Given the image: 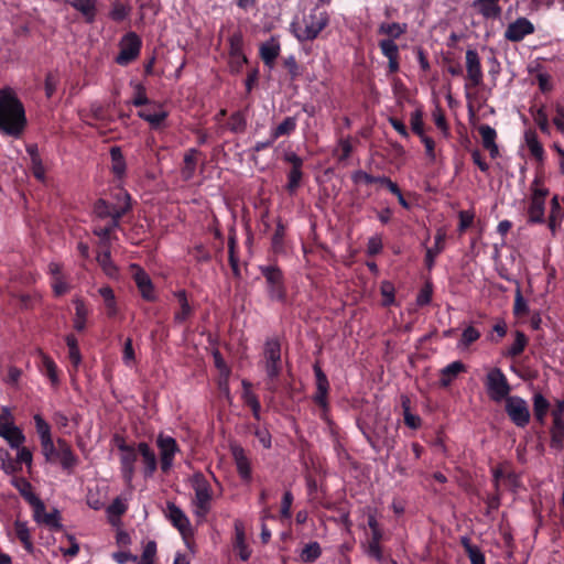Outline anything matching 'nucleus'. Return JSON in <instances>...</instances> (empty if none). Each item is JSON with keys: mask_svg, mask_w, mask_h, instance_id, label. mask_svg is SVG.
<instances>
[{"mask_svg": "<svg viewBox=\"0 0 564 564\" xmlns=\"http://www.w3.org/2000/svg\"><path fill=\"white\" fill-rule=\"evenodd\" d=\"M535 28L533 23L527 18L521 17L507 26L505 31V39L510 42L518 43L527 35L533 34Z\"/></svg>", "mask_w": 564, "mask_h": 564, "instance_id": "obj_21", "label": "nucleus"}, {"mask_svg": "<svg viewBox=\"0 0 564 564\" xmlns=\"http://www.w3.org/2000/svg\"><path fill=\"white\" fill-rule=\"evenodd\" d=\"M191 487L195 492L193 505L195 506V514L205 518L212 508L213 489L202 471H196L189 478Z\"/></svg>", "mask_w": 564, "mask_h": 564, "instance_id": "obj_5", "label": "nucleus"}, {"mask_svg": "<svg viewBox=\"0 0 564 564\" xmlns=\"http://www.w3.org/2000/svg\"><path fill=\"white\" fill-rule=\"evenodd\" d=\"M460 545L463 546L471 564H486L485 554L477 545L471 543L468 536L460 538Z\"/></svg>", "mask_w": 564, "mask_h": 564, "instance_id": "obj_37", "label": "nucleus"}, {"mask_svg": "<svg viewBox=\"0 0 564 564\" xmlns=\"http://www.w3.org/2000/svg\"><path fill=\"white\" fill-rule=\"evenodd\" d=\"M115 444L120 452V471L123 480L130 484L134 478L135 463L139 457L138 444H128L123 436L115 435Z\"/></svg>", "mask_w": 564, "mask_h": 564, "instance_id": "obj_7", "label": "nucleus"}, {"mask_svg": "<svg viewBox=\"0 0 564 564\" xmlns=\"http://www.w3.org/2000/svg\"><path fill=\"white\" fill-rule=\"evenodd\" d=\"M315 379H316V391L313 395L314 403L324 412L329 411L328 392L329 381L322 368L315 364L313 366Z\"/></svg>", "mask_w": 564, "mask_h": 564, "instance_id": "obj_18", "label": "nucleus"}, {"mask_svg": "<svg viewBox=\"0 0 564 564\" xmlns=\"http://www.w3.org/2000/svg\"><path fill=\"white\" fill-rule=\"evenodd\" d=\"M235 531L236 536L234 542V549L238 552V555L242 561H248L251 555V552L246 543L243 528L240 524L236 523Z\"/></svg>", "mask_w": 564, "mask_h": 564, "instance_id": "obj_39", "label": "nucleus"}, {"mask_svg": "<svg viewBox=\"0 0 564 564\" xmlns=\"http://www.w3.org/2000/svg\"><path fill=\"white\" fill-rule=\"evenodd\" d=\"M121 219L107 220L106 225L95 224L93 227V234L99 238L117 237L113 232L120 229Z\"/></svg>", "mask_w": 564, "mask_h": 564, "instance_id": "obj_49", "label": "nucleus"}, {"mask_svg": "<svg viewBox=\"0 0 564 564\" xmlns=\"http://www.w3.org/2000/svg\"><path fill=\"white\" fill-rule=\"evenodd\" d=\"M478 132L481 137V143L484 149H486L489 152L491 159H497L499 156V148L496 143V130L489 124H480L478 127Z\"/></svg>", "mask_w": 564, "mask_h": 564, "instance_id": "obj_27", "label": "nucleus"}, {"mask_svg": "<svg viewBox=\"0 0 564 564\" xmlns=\"http://www.w3.org/2000/svg\"><path fill=\"white\" fill-rule=\"evenodd\" d=\"M286 227L281 219L276 223V228L271 238V249L273 253L281 254L285 252L284 237Z\"/></svg>", "mask_w": 564, "mask_h": 564, "instance_id": "obj_43", "label": "nucleus"}, {"mask_svg": "<svg viewBox=\"0 0 564 564\" xmlns=\"http://www.w3.org/2000/svg\"><path fill=\"white\" fill-rule=\"evenodd\" d=\"M14 532L19 541L22 543L23 549L28 553H33L34 545L31 540V533L25 522L17 520L14 522Z\"/></svg>", "mask_w": 564, "mask_h": 564, "instance_id": "obj_41", "label": "nucleus"}, {"mask_svg": "<svg viewBox=\"0 0 564 564\" xmlns=\"http://www.w3.org/2000/svg\"><path fill=\"white\" fill-rule=\"evenodd\" d=\"M228 67L232 75H238L242 72L243 66L248 64V57L243 52L245 41L240 31L234 32L228 37Z\"/></svg>", "mask_w": 564, "mask_h": 564, "instance_id": "obj_10", "label": "nucleus"}, {"mask_svg": "<svg viewBox=\"0 0 564 564\" xmlns=\"http://www.w3.org/2000/svg\"><path fill=\"white\" fill-rule=\"evenodd\" d=\"M408 24L406 23H398V22H382L378 28V33L382 35H387V40H398L401 35L406 33Z\"/></svg>", "mask_w": 564, "mask_h": 564, "instance_id": "obj_36", "label": "nucleus"}, {"mask_svg": "<svg viewBox=\"0 0 564 564\" xmlns=\"http://www.w3.org/2000/svg\"><path fill=\"white\" fill-rule=\"evenodd\" d=\"M480 332L473 325L467 326L460 336L457 347L460 349H468L474 343L480 338Z\"/></svg>", "mask_w": 564, "mask_h": 564, "instance_id": "obj_52", "label": "nucleus"}, {"mask_svg": "<svg viewBox=\"0 0 564 564\" xmlns=\"http://www.w3.org/2000/svg\"><path fill=\"white\" fill-rule=\"evenodd\" d=\"M130 13L131 7L129 4H124L119 0H115L111 4L109 18L115 22H122L130 15Z\"/></svg>", "mask_w": 564, "mask_h": 564, "instance_id": "obj_53", "label": "nucleus"}, {"mask_svg": "<svg viewBox=\"0 0 564 564\" xmlns=\"http://www.w3.org/2000/svg\"><path fill=\"white\" fill-rule=\"evenodd\" d=\"M555 116L553 117V124L557 129V131L564 134V106L560 102H556L554 106Z\"/></svg>", "mask_w": 564, "mask_h": 564, "instance_id": "obj_64", "label": "nucleus"}, {"mask_svg": "<svg viewBox=\"0 0 564 564\" xmlns=\"http://www.w3.org/2000/svg\"><path fill=\"white\" fill-rule=\"evenodd\" d=\"M433 296V283L426 280L416 296V305L420 307L426 306L431 303Z\"/></svg>", "mask_w": 564, "mask_h": 564, "instance_id": "obj_56", "label": "nucleus"}, {"mask_svg": "<svg viewBox=\"0 0 564 564\" xmlns=\"http://www.w3.org/2000/svg\"><path fill=\"white\" fill-rule=\"evenodd\" d=\"M466 370L465 365L462 361H453L441 370L440 384L443 388L451 386L454 379Z\"/></svg>", "mask_w": 564, "mask_h": 564, "instance_id": "obj_33", "label": "nucleus"}, {"mask_svg": "<svg viewBox=\"0 0 564 564\" xmlns=\"http://www.w3.org/2000/svg\"><path fill=\"white\" fill-rule=\"evenodd\" d=\"M138 116L144 121L149 122L151 129L159 130L163 122L166 120L169 113L167 111L160 108V110L155 112H150L149 110H140L138 111Z\"/></svg>", "mask_w": 564, "mask_h": 564, "instance_id": "obj_38", "label": "nucleus"}, {"mask_svg": "<svg viewBox=\"0 0 564 564\" xmlns=\"http://www.w3.org/2000/svg\"><path fill=\"white\" fill-rule=\"evenodd\" d=\"M33 419L40 440L52 438L50 424L40 414H35Z\"/></svg>", "mask_w": 564, "mask_h": 564, "instance_id": "obj_61", "label": "nucleus"}, {"mask_svg": "<svg viewBox=\"0 0 564 564\" xmlns=\"http://www.w3.org/2000/svg\"><path fill=\"white\" fill-rule=\"evenodd\" d=\"M524 142L531 154V156L536 161L539 166L542 169L545 162V150L543 144L540 142L538 133L533 129H529L524 132Z\"/></svg>", "mask_w": 564, "mask_h": 564, "instance_id": "obj_25", "label": "nucleus"}, {"mask_svg": "<svg viewBox=\"0 0 564 564\" xmlns=\"http://www.w3.org/2000/svg\"><path fill=\"white\" fill-rule=\"evenodd\" d=\"M531 195L528 206V223L529 224H544L545 223V199L550 191L544 185L543 172H536L534 180L530 186Z\"/></svg>", "mask_w": 564, "mask_h": 564, "instance_id": "obj_4", "label": "nucleus"}, {"mask_svg": "<svg viewBox=\"0 0 564 564\" xmlns=\"http://www.w3.org/2000/svg\"><path fill=\"white\" fill-rule=\"evenodd\" d=\"M142 40L135 32L126 33L119 42V53L115 62L120 66H128L135 61L141 52Z\"/></svg>", "mask_w": 564, "mask_h": 564, "instance_id": "obj_11", "label": "nucleus"}, {"mask_svg": "<svg viewBox=\"0 0 564 564\" xmlns=\"http://www.w3.org/2000/svg\"><path fill=\"white\" fill-rule=\"evenodd\" d=\"M280 54V45L279 43L271 42L264 43L260 46V57L263 61L264 65L268 67H273L276 57Z\"/></svg>", "mask_w": 564, "mask_h": 564, "instance_id": "obj_44", "label": "nucleus"}, {"mask_svg": "<svg viewBox=\"0 0 564 564\" xmlns=\"http://www.w3.org/2000/svg\"><path fill=\"white\" fill-rule=\"evenodd\" d=\"M188 253L192 254L197 262H208L212 259L210 252L203 243L195 245L189 249Z\"/></svg>", "mask_w": 564, "mask_h": 564, "instance_id": "obj_63", "label": "nucleus"}, {"mask_svg": "<svg viewBox=\"0 0 564 564\" xmlns=\"http://www.w3.org/2000/svg\"><path fill=\"white\" fill-rule=\"evenodd\" d=\"M485 387L490 400L494 402L499 403L510 397L511 386L503 371L498 367L488 371L486 375Z\"/></svg>", "mask_w": 564, "mask_h": 564, "instance_id": "obj_8", "label": "nucleus"}, {"mask_svg": "<svg viewBox=\"0 0 564 564\" xmlns=\"http://www.w3.org/2000/svg\"><path fill=\"white\" fill-rule=\"evenodd\" d=\"M264 370L268 379H279L282 372L281 344L278 338H269L263 350Z\"/></svg>", "mask_w": 564, "mask_h": 564, "instance_id": "obj_12", "label": "nucleus"}, {"mask_svg": "<svg viewBox=\"0 0 564 564\" xmlns=\"http://www.w3.org/2000/svg\"><path fill=\"white\" fill-rule=\"evenodd\" d=\"M513 314L517 317H523L529 314V305L524 300L521 288L519 285L514 294Z\"/></svg>", "mask_w": 564, "mask_h": 564, "instance_id": "obj_55", "label": "nucleus"}, {"mask_svg": "<svg viewBox=\"0 0 564 564\" xmlns=\"http://www.w3.org/2000/svg\"><path fill=\"white\" fill-rule=\"evenodd\" d=\"M66 3L78 11L86 23L95 22L98 0H67Z\"/></svg>", "mask_w": 564, "mask_h": 564, "instance_id": "obj_28", "label": "nucleus"}, {"mask_svg": "<svg viewBox=\"0 0 564 564\" xmlns=\"http://www.w3.org/2000/svg\"><path fill=\"white\" fill-rule=\"evenodd\" d=\"M132 279L142 296L148 302L156 301V292L150 275L138 264L131 265Z\"/></svg>", "mask_w": 564, "mask_h": 564, "instance_id": "obj_17", "label": "nucleus"}, {"mask_svg": "<svg viewBox=\"0 0 564 564\" xmlns=\"http://www.w3.org/2000/svg\"><path fill=\"white\" fill-rule=\"evenodd\" d=\"M166 518L184 539L194 534L188 517L174 502L169 501L166 503Z\"/></svg>", "mask_w": 564, "mask_h": 564, "instance_id": "obj_16", "label": "nucleus"}, {"mask_svg": "<svg viewBox=\"0 0 564 564\" xmlns=\"http://www.w3.org/2000/svg\"><path fill=\"white\" fill-rule=\"evenodd\" d=\"M282 160L283 162L290 164L291 166L290 170L286 172V184L284 186V189L290 196H293L302 186V182L304 178V160L294 151H285L282 155Z\"/></svg>", "mask_w": 564, "mask_h": 564, "instance_id": "obj_9", "label": "nucleus"}, {"mask_svg": "<svg viewBox=\"0 0 564 564\" xmlns=\"http://www.w3.org/2000/svg\"><path fill=\"white\" fill-rule=\"evenodd\" d=\"M528 343H529V338L527 337V335L521 330H516L514 332V340H513L512 345L505 352V356L509 357V358H516V357L520 356L524 351Z\"/></svg>", "mask_w": 564, "mask_h": 564, "instance_id": "obj_42", "label": "nucleus"}, {"mask_svg": "<svg viewBox=\"0 0 564 564\" xmlns=\"http://www.w3.org/2000/svg\"><path fill=\"white\" fill-rule=\"evenodd\" d=\"M75 306L74 328L77 332H84L86 328L87 317L89 315V308L85 301L80 297L73 300Z\"/></svg>", "mask_w": 564, "mask_h": 564, "instance_id": "obj_32", "label": "nucleus"}, {"mask_svg": "<svg viewBox=\"0 0 564 564\" xmlns=\"http://www.w3.org/2000/svg\"><path fill=\"white\" fill-rule=\"evenodd\" d=\"M297 128V117H285L282 122L270 130L271 137L278 140L282 137H290Z\"/></svg>", "mask_w": 564, "mask_h": 564, "instance_id": "obj_34", "label": "nucleus"}, {"mask_svg": "<svg viewBox=\"0 0 564 564\" xmlns=\"http://www.w3.org/2000/svg\"><path fill=\"white\" fill-rule=\"evenodd\" d=\"M65 340H66V345L68 347L69 361H70L74 370L76 371L78 366L82 362V354H80V350L78 347V340L73 334L67 335Z\"/></svg>", "mask_w": 564, "mask_h": 564, "instance_id": "obj_48", "label": "nucleus"}, {"mask_svg": "<svg viewBox=\"0 0 564 564\" xmlns=\"http://www.w3.org/2000/svg\"><path fill=\"white\" fill-rule=\"evenodd\" d=\"M564 441V421L555 414L553 417V424L551 427V446L553 448L561 449Z\"/></svg>", "mask_w": 564, "mask_h": 564, "instance_id": "obj_40", "label": "nucleus"}, {"mask_svg": "<svg viewBox=\"0 0 564 564\" xmlns=\"http://www.w3.org/2000/svg\"><path fill=\"white\" fill-rule=\"evenodd\" d=\"M202 155L203 154L198 149L191 148L186 150L183 158V165L181 167V176L183 181L188 182L194 177L198 158Z\"/></svg>", "mask_w": 564, "mask_h": 564, "instance_id": "obj_26", "label": "nucleus"}, {"mask_svg": "<svg viewBox=\"0 0 564 564\" xmlns=\"http://www.w3.org/2000/svg\"><path fill=\"white\" fill-rule=\"evenodd\" d=\"M229 449L240 479L245 484H250L252 480V468L245 448L238 443H231Z\"/></svg>", "mask_w": 564, "mask_h": 564, "instance_id": "obj_15", "label": "nucleus"}, {"mask_svg": "<svg viewBox=\"0 0 564 564\" xmlns=\"http://www.w3.org/2000/svg\"><path fill=\"white\" fill-rule=\"evenodd\" d=\"M1 469L8 475L18 474L22 469L17 458H11L9 452H4L3 456H1Z\"/></svg>", "mask_w": 564, "mask_h": 564, "instance_id": "obj_59", "label": "nucleus"}, {"mask_svg": "<svg viewBox=\"0 0 564 564\" xmlns=\"http://www.w3.org/2000/svg\"><path fill=\"white\" fill-rule=\"evenodd\" d=\"M227 126L232 133H243L247 129V118L245 112L241 110L232 112Z\"/></svg>", "mask_w": 564, "mask_h": 564, "instance_id": "obj_51", "label": "nucleus"}, {"mask_svg": "<svg viewBox=\"0 0 564 564\" xmlns=\"http://www.w3.org/2000/svg\"><path fill=\"white\" fill-rule=\"evenodd\" d=\"M28 124L25 109L10 87L0 89V132L19 139Z\"/></svg>", "mask_w": 564, "mask_h": 564, "instance_id": "obj_1", "label": "nucleus"}, {"mask_svg": "<svg viewBox=\"0 0 564 564\" xmlns=\"http://www.w3.org/2000/svg\"><path fill=\"white\" fill-rule=\"evenodd\" d=\"M445 248V234L438 231L435 235L434 246L426 249L424 263L427 270H432L435 265L436 257L444 250Z\"/></svg>", "mask_w": 564, "mask_h": 564, "instance_id": "obj_31", "label": "nucleus"}, {"mask_svg": "<svg viewBox=\"0 0 564 564\" xmlns=\"http://www.w3.org/2000/svg\"><path fill=\"white\" fill-rule=\"evenodd\" d=\"M96 260L107 276L115 278L118 275V268L111 259V252L98 251Z\"/></svg>", "mask_w": 564, "mask_h": 564, "instance_id": "obj_46", "label": "nucleus"}, {"mask_svg": "<svg viewBox=\"0 0 564 564\" xmlns=\"http://www.w3.org/2000/svg\"><path fill=\"white\" fill-rule=\"evenodd\" d=\"M173 296L177 302V308L173 314V323L175 325H186L195 314L194 306L188 301L186 290L181 289L173 292Z\"/></svg>", "mask_w": 564, "mask_h": 564, "instance_id": "obj_19", "label": "nucleus"}, {"mask_svg": "<svg viewBox=\"0 0 564 564\" xmlns=\"http://www.w3.org/2000/svg\"><path fill=\"white\" fill-rule=\"evenodd\" d=\"M379 47L382 55L388 59L400 57L399 47L392 40H380Z\"/></svg>", "mask_w": 564, "mask_h": 564, "instance_id": "obj_60", "label": "nucleus"}, {"mask_svg": "<svg viewBox=\"0 0 564 564\" xmlns=\"http://www.w3.org/2000/svg\"><path fill=\"white\" fill-rule=\"evenodd\" d=\"M41 447L46 462H55V456L58 453V445L54 444L53 438L41 441Z\"/></svg>", "mask_w": 564, "mask_h": 564, "instance_id": "obj_62", "label": "nucleus"}, {"mask_svg": "<svg viewBox=\"0 0 564 564\" xmlns=\"http://www.w3.org/2000/svg\"><path fill=\"white\" fill-rule=\"evenodd\" d=\"M550 408L549 401L541 394L536 393L533 397V411L538 421L543 422Z\"/></svg>", "mask_w": 564, "mask_h": 564, "instance_id": "obj_54", "label": "nucleus"}, {"mask_svg": "<svg viewBox=\"0 0 564 564\" xmlns=\"http://www.w3.org/2000/svg\"><path fill=\"white\" fill-rule=\"evenodd\" d=\"M466 70L469 82V84H466V87H478L482 83V70L479 55L475 50L466 51Z\"/></svg>", "mask_w": 564, "mask_h": 564, "instance_id": "obj_22", "label": "nucleus"}, {"mask_svg": "<svg viewBox=\"0 0 564 564\" xmlns=\"http://www.w3.org/2000/svg\"><path fill=\"white\" fill-rule=\"evenodd\" d=\"M57 445L58 453L55 456V462L58 460L62 468L70 473L78 465L79 459L66 440L57 438Z\"/></svg>", "mask_w": 564, "mask_h": 564, "instance_id": "obj_24", "label": "nucleus"}, {"mask_svg": "<svg viewBox=\"0 0 564 564\" xmlns=\"http://www.w3.org/2000/svg\"><path fill=\"white\" fill-rule=\"evenodd\" d=\"M564 219V208L560 204L558 195H554L551 199V209L547 218V227L552 231L553 236L560 228L562 220Z\"/></svg>", "mask_w": 564, "mask_h": 564, "instance_id": "obj_30", "label": "nucleus"}, {"mask_svg": "<svg viewBox=\"0 0 564 564\" xmlns=\"http://www.w3.org/2000/svg\"><path fill=\"white\" fill-rule=\"evenodd\" d=\"M322 555V547L318 542L313 541L302 549L300 558L304 563H313Z\"/></svg>", "mask_w": 564, "mask_h": 564, "instance_id": "obj_50", "label": "nucleus"}, {"mask_svg": "<svg viewBox=\"0 0 564 564\" xmlns=\"http://www.w3.org/2000/svg\"><path fill=\"white\" fill-rule=\"evenodd\" d=\"M260 273L265 279V290L271 301L285 303L288 290L283 271L275 264L260 265Z\"/></svg>", "mask_w": 564, "mask_h": 564, "instance_id": "obj_6", "label": "nucleus"}, {"mask_svg": "<svg viewBox=\"0 0 564 564\" xmlns=\"http://www.w3.org/2000/svg\"><path fill=\"white\" fill-rule=\"evenodd\" d=\"M113 198L116 202L99 198L94 204V214L99 220L122 219L132 209L131 196L126 189L119 188Z\"/></svg>", "mask_w": 564, "mask_h": 564, "instance_id": "obj_3", "label": "nucleus"}, {"mask_svg": "<svg viewBox=\"0 0 564 564\" xmlns=\"http://www.w3.org/2000/svg\"><path fill=\"white\" fill-rule=\"evenodd\" d=\"M155 444L159 448L160 468L163 474H167L173 467L175 455L181 452L180 445L174 437L163 433L156 436Z\"/></svg>", "mask_w": 564, "mask_h": 564, "instance_id": "obj_13", "label": "nucleus"}, {"mask_svg": "<svg viewBox=\"0 0 564 564\" xmlns=\"http://www.w3.org/2000/svg\"><path fill=\"white\" fill-rule=\"evenodd\" d=\"M329 24V14L319 6L313 7L301 19H295L290 25L292 34L301 43L312 42Z\"/></svg>", "mask_w": 564, "mask_h": 564, "instance_id": "obj_2", "label": "nucleus"}, {"mask_svg": "<svg viewBox=\"0 0 564 564\" xmlns=\"http://www.w3.org/2000/svg\"><path fill=\"white\" fill-rule=\"evenodd\" d=\"M156 556V542L148 541L143 547L140 560L137 561V564H154V560Z\"/></svg>", "mask_w": 564, "mask_h": 564, "instance_id": "obj_57", "label": "nucleus"}, {"mask_svg": "<svg viewBox=\"0 0 564 564\" xmlns=\"http://www.w3.org/2000/svg\"><path fill=\"white\" fill-rule=\"evenodd\" d=\"M138 452L141 458L143 476L145 478L153 477L159 464L154 449L147 442H139Z\"/></svg>", "mask_w": 564, "mask_h": 564, "instance_id": "obj_23", "label": "nucleus"}, {"mask_svg": "<svg viewBox=\"0 0 564 564\" xmlns=\"http://www.w3.org/2000/svg\"><path fill=\"white\" fill-rule=\"evenodd\" d=\"M530 113L532 115L534 122L536 123L540 131L544 134H551V126L549 121V116L545 110V106H541L539 108L531 107Z\"/></svg>", "mask_w": 564, "mask_h": 564, "instance_id": "obj_45", "label": "nucleus"}, {"mask_svg": "<svg viewBox=\"0 0 564 564\" xmlns=\"http://www.w3.org/2000/svg\"><path fill=\"white\" fill-rule=\"evenodd\" d=\"M33 518L37 523L45 524L55 530L61 529L59 512L56 509L52 512H46V508L44 507V510L41 511L37 516L36 512L33 511Z\"/></svg>", "mask_w": 564, "mask_h": 564, "instance_id": "obj_47", "label": "nucleus"}, {"mask_svg": "<svg viewBox=\"0 0 564 564\" xmlns=\"http://www.w3.org/2000/svg\"><path fill=\"white\" fill-rule=\"evenodd\" d=\"M109 153L111 159V173L117 181L121 182L127 175V162L122 150L120 147L113 145L110 148Z\"/></svg>", "mask_w": 564, "mask_h": 564, "instance_id": "obj_29", "label": "nucleus"}, {"mask_svg": "<svg viewBox=\"0 0 564 564\" xmlns=\"http://www.w3.org/2000/svg\"><path fill=\"white\" fill-rule=\"evenodd\" d=\"M41 371L50 379L52 387L57 388L59 386L57 365L45 354H41Z\"/></svg>", "mask_w": 564, "mask_h": 564, "instance_id": "obj_35", "label": "nucleus"}, {"mask_svg": "<svg viewBox=\"0 0 564 564\" xmlns=\"http://www.w3.org/2000/svg\"><path fill=\"white\" fill-rule=\"evenodd\" d=\"M506 412L518 427H524L530 421V411L527 402L520 397H509L506 400Z\"/></svg>", "mask_w": 564, "mask_h": 564, "instance_id": "obj_14", "label": "nucleus"}, {"mask_svg": "<svg viewBox=\"0 0 564 564\" xmlns=\"http://www.w3.org/2000/svg\"><path fill=\"white\" fill-rule=\"evenodd\" d=\"M411 129L412 131L419 135L420 138L422 135H425L424 133V122H423V111L422 109L417 108L411 113L410 118Z\"/></svg>", "mask_w": 564, "mask_h": 564, "instance_id": "obj_58", "label": "nucleus"}, {"mask_svg": "<svg viewBox=\"0 0 564 564\" xmlns=\"http://www.w3.org/2000/svg\"><path fill=\"white\" fill-rule=\"evenodd\" d=\"M11 484L36 512V516L44 510V502L33 492L32 485L26 478L13 477Z\"/></svg>", "mask_w": 564, "mask_h": 564, "instance_id": "obj_20", "label": "nucleus"}]
</instances>
